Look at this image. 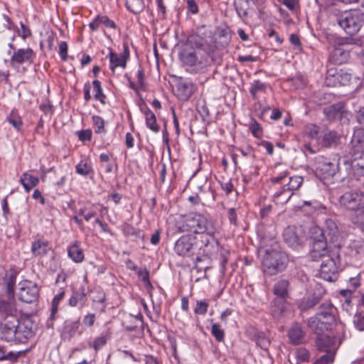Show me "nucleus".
<instances>
[{"label":"nucleus","instance_id":"f257e3e1","mask_svg":"<svg viewBox=\"0 0 364 364\" xmlns=\"http://www.w3.org/2000/svg\"><path fill=\"white\" fill-rule=\"evenodd\" d=\"M204 26L190 35L178 53L181 63L187 66L204 69L218 60L216 39L210 31H203Z\"/></svg>","mask_w":364,"mask_h":364},{"label":"nucleus","instance_id":"f03ea898","mask_svg":"<svg viewBox=\"0 0 364 364\" xmlns=\"http://www.w3.org/2000/svg\"><path fill=\"white\" fill-rule=\"evenodd\" d=\"M288 262V255L280 249L277 242H274L271 248L265 250L262 259L263 271L267 274L275 275L286 269Z\"/></svg>","mask_w":364,"mask_h":364},{"label":"nucleus","instance_id":"7ed1b4c3","mask_svg":"<svg viewBox=\"0 0 364 364\" xmlns=\"http://www.w3.org/2000/svg\"><path fill=\"white\" fill-rule=\"evenodd\" d=\"M179 229L183 232H187L194 234L212 235L218 231L212 220L196 213L188 215Z\"/></svg>","mask_w":364,"mask_h":364},{"label":"nucleus","instance_id":"20e7f679","mask_svg":"<svg viewBox=\"0 0 364 364\" xmlns=\"http://www.w3.org/2000/svg\"><path fill=\"white\" fill-rule=\"evenodd\" d=\"M337 22L346 33L355 35L364 24V13L356 10L345 11L337 17Z\"/></svg>","mask_w":364,"mask_h":364},{"label":"nucleus","instance_id":"39448f33","mask_svg":"<svg viewBox=\"0 0 364 364\" xmlns=\"http://www.w3.org/2000/svg\"><path fill=\"white\" fill-rule=\"evenodd\" d=\"M339 255L331 252L328 257L322 259L320 267V277L327 282H334L338 277Z\"/></svg>","mask_w":364,"mask_h":364},{"label":"nucleus","instance_id":"423d86ee","mask_svg":"<svg viewBox=\"0 0 364 364\" xmlns=\"http://www.w3.org/2000/svg\"><path fill=\"white\" fill-rule=\"evenodd\" d=\"M316 347L319 351L325 353L320 358H323L326 363L332 364L337 350L335 339L327 335L318 336L316 338Z\"/></svg>","mask_w":364,"mask_h":364},{"label":"nucleus","instance_id":"0eeeda50","mask_svg":"<svg viewBox=\"0 0 364 364\" xmlns=\"http://www.w3.org/2000/svg\"><path fill=\"white\" fill-rule=\"evenodd\" d=\"M316 169L325 178L335 177L336 180L340 181H343L346 178H341L342 174L345 173V169L343 168V164L340 162L326 161L318 162Z\"/></svg>","mask_w":364,"mask_h":364},{"label":"nucleus","instance_id":"6e6552de","mask_svg":"<svg viewBox=\"0 0 364 364\" xmlns=\"http://www.w3.org/2000/svg\"><path fill=\"white\" fill-rule=\"evenodd\" d=\"M18 296L19 300L25 303H33L38 298L39 288L31 281L25 280L18 284Z\"/></svg>","mask_w":364,"mask_h":364},{"label":"nucleus","instance_id":"1a4fd4ad","mask_svg":"<svg viewBox=\"0 0 364 364\" xmlns=\"http://www.w3.org/2000/svg\"><path fill=\"white\" fill-rule=\"evenodd\" d=\"M341 205L352 210L364 208V194L361 192H346L340 198Z\"/></svg>","mask_w":364,"mask_h":364},{"label":"nucleus","instance_id":"9d476101","mask_svg":"<svg viewBox=\"0 0 364 364\" xmlns=\"http://www.w3.org/2000/svg\"><path fill=\"white\" fill-rule=\"evenodd\" d=\"M18 317L19 315H9L2 317L0 329L7 341L14 340L15 332L17 331L20 322Z\"/></svg>","mask_w":364,"mask_h":364},{"label":"nucleus","instance_id":"9b49d317","mask_svg":"<svg viewBox=\"0 0 364 364\" xmlns=\"http://www.w3.org/2000/svg\"><path fill=\"white\" fill-rule=\"evenodd\" d=\"M327 242L328 241L318 236L313 237V242L309 252V256L313 260H322L328 257L331 252H333V251H328Z\"/></svg>","mask_w":364,"mask_h":364},{"label":"nucleus","instance_id":"f8f14e48","mask_svg":"<svg viewBox=\"0 0 364 364\" xmlns=\"http://www.w3.org/2000/svg\"><path fill=\"white\" fill-rule=\"evenodd\" d=\"M315 230L316 232H319L318 237L329 242H336L339 237L338 226L335 221L331 219L326 220L324 226L321 230L315 228Z\"/></svg>","mask_w":364,"mask_h":364},{"label":"nucleus","instance_id":"ddd939ff","mask_svg":"<svg viewBox=\"0 0 364 364\" xmlns=\"http://www.w3.org/2000/svg\"><path fill=\"white\" fill-rule=\"evenodd\" d=\"M195 238L190 235L181 237L175 243L174 250L180 256L189 257L193 253Z\"/></svg>","mask_w":364,"mask_h":364},{"label":"nucleus","instance_id":"4468645a","mask_svg":"<svg viewBox=\"0 0 364 364\" xmlns=\"http://www.w3.org/2000/svg\"><path fill=\"white\" fill-rule=\"evenodd\" d=\"M34 57L35 53L31 48H20L14 52L10 60V65L16 68L20 64L32 63Z\"/></svg>","mask_w":364,"mask_h":364},{"label":"nucleus","instance_id":"2eb2a0df","mask_svg":"<svg viewBox=\"0 0 364 364\" xmlns=\"http://www.w3.org/2000/svg\"><path fill=\"white\" fill-rule=\"evenodd\" d=\"M336 308L330 302H324L319 306L318 311L316 314L323 319L326 324L333 326L336 322Z\"/></svg>","mask_w":364,"mask_h":364},{"label":"nucleus","instance_id":"dca6fc26","mask_svg":"<svg viewBox=\"0 0 364 364\" xmlns=\"http://www.w3.org/2000/svg\"><path fill=\"white\" fill-rule=\"evenodd\" d=\"M285 243L293 249H298L302 245V240L295 227L289 226L283 232Z\"/></svg>","mask_w":364,"mask_h":364},{"label":"nucleus","instance_id":"f3484780","mask_svg":"<svg viewBox=\"0 0 364 364\" xmlns=\"http://www.w3.org/2000/svg\"><path fill=\"white\" fill-rule=\"evenodd\" d=\"M129 55V51L128 48L125 46L123 53L118 55L112 50L109 53V68L112 72H114V69L117 67H121L124 68L127 65V58Z\"/></svg>","mask_w":364,"mask_h":364},{"label":"nucleus","instance_id":"a211bd4d","mask_svg":"<svg viewBox=\"0 0 364 364\" xmlns=\"http://www.w3.org/2000/svg\"><path fill=\"white\" fill-rule=\"evenodd\" d=\"M350 145L355 154H364V129H356L353 134Z\"/></svg>","mask_w":364,"mask_h":364},{"label":"nucleus","instance_id":"6ab92c4d","mask_svg":"<svg viewBox=\"0 0 364 364\" xmlns=\"http://www.w3.org/2000/svg\"><path fill=\"white\" fill-rule=\"evenodd\" d=\"M323 112L328 120L341 119L345 112L344 105L343 102L331 105L324 107Z\"/></svg>","mask_w":364,"mask_h":364},{"label":"nucleus","instance_id":"aec40b11","mask_svg":"<svg viewBox=\"0 0 364 364\" xmlns=\"http://www.w3.org/2000/svg\"><path fill=\"white\" fill-rule=\"evenodd\" d=\"M307 325L318 336H321L325 331L331 329L332 327L329 324H326V322L323 319L316 315L309 318Z\"/></svg>","mask_w":364,"mask_h":364},{"label":"nucleus","instance_id":"412c9836","mask_svg":"<svg viewBox=\"0 0 364 364\" xmlns=\"http://www.w3.org/2000/svg\"><path fill=\"white\" fill-rule=\"evenodd\" d=\"M305 333L301 325L298 323H294L288 331V337L291 343L299 345L304 342Z\"/></svg>","mask_w":364,"mask_h":364},{"label":"nucleus","instance_id":"4be33fe9","mask_svg":"<svg viewBox=\"0 0 364 364\" xmlns=\"http://www.w3.org/2000/svg\"><path fill=\"white\" fill-rule=\"evenodd\" d=\"M33 336V332L31 322L29 321L19 322L18 329L15 332L14 339L22 342L24 339H28Z\"/></svg>","mask_w":364,"mask_h":364},{"label":"nucleus","instance_id":"5701e85b","mask_svg":"<svg viewBox=\"0 0 364 364\" xmlns=\"http://www.w3.org/2000/svg\"><path fill=\"white\" fill-rule=\"evenodd\" d=\"M363 157H364V156L360 154L359 156L360 159L355 157L351 162L343 160V168L345 169V173L342 174L341 178H346L350 174L351 171L356 167H359L361 169V172L364 173V159Z\"/></svg>","mask_w":364,"mask_h":364},{"label":"nucleus","instance_id":"b1692460","mask_svg":"<svg viewBox=\"0 0 364 364\" xmlns=\"http://www.w3.org/2000/svg\"><path fill=\"white\" fill-rule=\"evenodd\" d=\"M20 312L16 307L14 299L2 300L0 301V315L1 317L9 315H19Z\"/></svg>","mask_w":364,"mask_h":364},{"label":"nucleus","instance_id":"393cba45","mask_svg":"<svg viewBox=\"0 0 364 364\" xmlns=\"http://www.w3.org/2000/svg\"><path fill=\"white\" fill-rule=\"evenodd\" d=\"M215 233H213L212 235L205 234V235H204L203 237V239L201 241L204 244L203 252L206 255L213 254L218 248L219 242H218V240L215 238Z\"/></svg>","mask_w":364,"mask_h":364},{"label":"nucleus","instance_id":"a878e982","mask_svg":"<svg viewBox=\"0 0 364 364\" xmlns=\"http://www.w3.org/2000/svg\"><path fill=\"white\" fill-rule=\"evenodd\" d=\"M321 297L316 294H310L297 301L298 308L305 311L314 307L317 304L319 303Z\"/></svg>","mask_w":364,"mask_h":364},{"label":"nucleus","instance_id":"bb28decb","mask_svg":"<svg viewBox=\"0 0 364 364\" xmlns=\"http://www.w3.org/2000/svg\"><path fill=\"white\" fill-rule=\"evenodd\" d=\"M87 302L86 294L84 288L75 291L69 299V304L73 307L82 309Z\"/></svg>","mask_w":364,"mask_h":364},{"label":"nucleus","instance_id":"cd10ccee","mask_svg":"<svg viewBox=\"0 0 364 364\" xmlns=\"http://www.w3.org/2000/svg\"><path fill=\"white\" fill-rule=\"evenodd\" d=\"M340 137L336 132L326 131L321 138H319L318 143L323 147H330L336 145Z\"/></svg>","mask_w":364,"mask_h":364},{"label":"nucleus","instance_id":"c85d7f7f","mask_svg":"<svg viewBox=\"0 0 364 364\" xmlns=\"http://www.w3.org/2000/svg\"><path fill=\"white\" fill-rule=\"evenodd\" d=\"M50 249L49 242L43 240L34 241L31 246V252L36 257H43L46 255Z\"/></svg>","mask_w":364,"mask_h":364},{"label":"nucleus","instance_id":"c756f323","mask_svg":"<svg viewBox=\"0 0 364 364\" xmlns=\"http://www.w3.org/2000/svg\"><path fill=\"white\" fill-rule=\"evenodd\" d=\"M145 116L146 124L154 133H157L160 130V126L156 122V117L154 113L147 107L144 108V110L141 108Z\"/></svg>","mask_w":364,"mask_h":364},{"label":"nucleus","instance_id":"7c9ffc66","mask_svg":"<svg viewBox=\"0 0 364 364\" xmlns=\"http://www.w3.org/2000/svg\"><path fill=\"white\" fill-rule=\"evenodd\" d=\"M289 283L287 280H279L274 285L273 292L276 296L284 300L289 294Z\"/></svg>","mask_w":364,"mask_h":364},{"label":"nucleus","instance_id":"2f4dec72","mask_svg":"<svg viewBox=\"0 0 364 364\" xmlns=\"http://www.w3.org/2000/svg\"><path fill=\"white\" fill-rule=\"evenodd\" d=\"M349 53L339 46H335L331 52V58L336 64H342L347 61Z\"/></svg>","mask_w":364,"mask_h":364},{"label":"nucleus","instance_id":"473e14b6","mask_svg":"<svg viewBox=\"0 0 364 364\" xmlns=\"http://www.w3.org/2000/svg\"><path fill=\"white\" fill-rule=\"evenodd\" d=\"M20 182L26 191L29 192L33 187L38 185L39 179L28 173H23L20 178Z\"/></svg>","mask_w":364,"mask_h":364},{"label":"nucleus","instance_id":"72a5a7b5","mask_svg":"<svg viewBox=\"0 0 364 364\" xmlns=\"http://www.w3.org/2000/svg\"><path fill=\"white\" fill-rule=\"evenodd\" d=\"M178 91L183 100H187L193 92V84L190 81H183L178 84Z\"/></svg>","mask_w":364,"mask_h":364},{"label":"nucleus","instance_id":"f704fd0d","mask_svg":"<svg viewBox=\"0 0 364 364\" xmlns=\"http://www.w3.org/2000/svg\"><path fill=\"white\" fill-rule=\"evenodd\" d=\"M125 6L130 12L139 14L144 9L145 3L144 0H125Z\"/></svg>","mask_w":364,"mask_h":364},{"label":"nucleus","instance_id":"c9c22d12","mask_svg":"<svg viewBox=\"0 0 364 364\" xmlns=\"http://www.w3.org/2000/svg\"><path fill=\"white\" fill-rule=\"evenodd\" d=\"M69 257L75 262H81L84 259L82 250L79 247L77 243L70 245L68 249Z\"/></svg>","mask_w":364,"mask_h":364},{"label":"nucleus","instance_id":"e433bc0d","mask_svg":"<svg viewBox=\"0 0 364 364\" xmlns=\"http://www.w3.org/2000/svg\"><path fill=\"white\" fill-rule=\"evenodd\" d=\"M338 70L333 68H329L327 70L325 79V84L328 87H337L340 85L339 77Z\"/></svg>","mask_w":364,"mask_h":364},{"label":"nucleus","instance_id":"4c0bfd02","mask_svg":"<svg viewBox=\"0 0 364 364\" xmlns=\"http://www.w3.org/2000/svg\"><path fill=\"white\" fill-rule=\"evenodd\" d=\"M293 194V192L284 186L281 191L274 193V200L277 203L284 204L289 200Z\"/></svg>","mask_w":364,"mask_h":364},{"label":"nucleus","instance_id":"58836bf2","mask_svg":"<svg viewBox=\"0 0 364 364\" xmlns=\"http://www.w3.org/2000/svg\"><path fill=\"white\" fill-rule=\"evenodd\" d=\"M285 309V302L284 300H274L271 304V314L276 318H280Z\"/></svg>","mask_w":364,"mask_h":364},{"label":"nucleus","instance_id":"ea45409f","mask_svg":"<svg viewBox=\"0 0 364 364\" xmlns=\"http://www.w3.org/2000/svg\"><path fill=\"white\" fill-rule=\"evenodd\" d=\"M304 135L309 139L319 141V127L314 124H309L304 127Z\"/></svg>","mask_w":364,"mask_h":364},{"label":"nucleus","instance_id":"a19ab883","mask_svg":"<svg viewBox=\"0 0 364 364\" xmlns=\"http://www.w3.org/2000/svg\"><path fill=\"white\" fill-rule=\"evenodd\" d=\"M243 159L245 157L249 158L250 161H242V164L245 168H252L253 166L254 161L255 160V154L253 150L250 148H247L246 150L239 149Z\"/></svg>","mask_w":364,"mask_h":364},{"label":"nucleus","instance_id":"79ce46f5","mask_svg":"<svg viewBox=\"0 0 364 364\" xmlns=\"http://www.w3.org/2000/svg\"><path fill=\"white\" fill-rule=\"evenodd\" d=\"M6 120L11 124L17 131H21L23 127V123L20 116L16 111L12 110L9 115L7 117Z\"/></svg>","mask_w":364,"mask_h":364},{"label":"nucleus","instance_id":"37998d69","mask_svg":"<svg viewBox=\"0 0 364 364\" xmlns=\"http://www.w3.org/2000/svg\"><path fill=\"white\" fill-rule=\"evenodd\" d=\"M93 85V92L95 93L94 97L95 100H99L102 104H105V98L106 96L104 95L102 92V88L101 86V82L95 80L92 82Z\"/></svg>","mask_w":364,"mask_h":364},{"label":"nucleus","instance_id":"c03bdc74","mask_svg":"<svg viewBox=\"0 0 364 364\" xmlns=\"http://www.w3.org/2000/svg\"><path fill=\"white\" fill-rule=\"evenodd\" d=\"M141 316L129 315L125 318L123 324L127 329L132 331L137 327L138 323L141 321Z\"/></svg>","mask_w":364,"mask_h":364},{"label":"nucleus","instance_id":"a18cd8bd","mask_svg":"<svg viewBox=\"0 0 364 364\" xmlns=\"http://www.w3.org/2000/svg\"><path fill=\"white\" fill-rule=\"evenodd\" d=\"M303 183V178L300 176H294L289 178L288 183L284 185L287 189L293 192L297 190Z\"/></svg>","mask_w":364,"mask_h":364},{"label":"nucleus","instance_id":"49530a36","mask_svg":"<svg viewBox=\"0 0 364 364\" xmlns=\"http://www.w3.org/2000/svg\"><path fill=\"white\" fill-rule=\"evenodd\" d=\"M267 87V84L260 82L259 80L255 81L250 88V93L254 99L257 98V95L259 92H264Z\"/></svg>","mask_w":364,"mask_h":364},{"label":"nucleus","instance_id":"de8ad7c7","mask_svg":"<svg viewBox=\"0 0 364 364\" xmlns=\"http://www.w3.org/2000/svg\"><path fill=\"white\" fill-rule=\"evenodd\" d=\"M92 122L94 124L95 132L96 134H102L105 132L104 119L97 115L92 116Z\"/></svg>","mask_w":364,"mask_h":364},{"label":"nucleus","instance_id":"09e8293b","mask_svg":"<svg viewBox=\"0 0 364 364\" xmlns=\"http://www.w3.org/2000/svg\"><path fill=\"white\" fill-rule=\"evenodd\" d=\"M209 306V304L205 300H199L196 301L194 309V313L197 315H205Z\"/></svg>","mask_w":364,"mask_h":364},{"label":"nucleus","instance_id":"8fccbe9b","mask_svg":"<svg viewBox=\"0 0 364 364\" xmlns=\"http://www.w3.org/2000/svg\"><path fill=\"white\" fill-rule=\"evenodd\" d=\"M211 333L218 342L223 341L225 337V332L223 329L220 328L219 324L213 323Z\"/></svg>","mask_w":364,"mask_h":364},{"label":"nucleus","instance_id":"3c124183","mask_svg":"<svg viewBox=\"0 0 364 364\" xmlns=\"http://www.w3.org/2000/svg\"><path fill=\"white\" fill-rule=\"evenodd\" d=\"M338 77H339V82H340V85H348L350 80H351V77H352V75L350 73L343 70H340L339 71H338Z\"/></svg>","mask_w":364,"mask_h":364},{"label":"nucleus","instance_id":"603ef678","mask_svg":"<svg viewBox=\"0 0 364 364\" xmlns=\"http://www.w3.org/2000/svg\"><path fill=\"white\" fill-rule=\"evenodd\" d=\"M80 326V321H67L65 323V328L70 333V336H73L77 331L78 330Z\"/></svg>","mask_w":364,"mask_h":364},{"label":"nucleus","instance_id":"864d4df0","mask_svg":"<svg viewBox=\"0 0 364 364\" xmlns=\"http://www.w3.org/2000/svg\"><path fill=\"white\" fill-rule=\"evenodd\" d=\"M296 356L301 362L308 361L310 357L309 350L304 348L296 349Z\"/></svg>","mask_w":364,"mask_h":364},{"label":"nucleus","instance_id":"5fc2aeb1","mask_svg":"<svg viewBox=\"0 0 364 364\" xmlns=\"http://www.w3.org/2000/svg\"><path fill=\"white\" fill-rule=\"evenodd\" d=\"M353 323L359 331H364V316L362 312L357 313L355 315Z\"/></svg>","mask_w":364,"mask_h":364},{"label":"nucleus","instance_id":"6e6d98bb","mask_svg":"<svg viewBox=\"0 0 364 364\" xmlns=\"http://www.w3.org/2000/svg\"><path fill=\"white\" fill-rule=\"evenodd\" d=\"M251 133L254 136L259 138L262 135V129L260 124L256 121H252L250 126Z\"/></svg>","mask_w":364,"mask_h":364},{"label":"nucleus","instance_id":"4d7b16f0","mask_svg":"<svg viewBox=\"0 0 364 364\" xmlns=\"http://www.w3.org/2000/svg\"><path fill=\"white\" fill-rule=\"evenodd\" d=\"M78 139L82 141H90L92 139V131L85 129L77 132Z\"/></svg>","mask_w":364,"mask_h":364},{"label":"nucleus","instance_id":"13d9d810","mask_svg":"<svg viewBox=\"0 0 364 364\" xmlns=\"http://www.w3.org/2000/svg\"><path fill=\"white\" fill-rule=\"evenodd\" d=\"M107 342V338L105 336H100L99 337L96 338L95 341H93V343L92 346L95 350H98L100 349L103 346L105 345Z\"/></svg>","mask_w":364,"mask_h":364},{"label":"nucleus","instance_id":"bf43d9fd","mask_svg":"<svg viewBox=\"0 0 364 364\" xmlns=\"http://www.w3.org/2000/svg\"><path fill=\"white\" fill-rule=\"evenodd\" d=\"M98 21L107 28H115L116 27L115 23L107 16H98Z\"/></svg>","mask_w":364,"mask_h":364},{"label":"nucleus","instance_id":"052dcab7","mask_svg":"<svg viewBox=\"0 0 364 364\" xmlns=\"http://www.w3.org/2000/svg\"><path fill=\"white\" fill-rule=\"evenodd\" d=\"M59 55L63 61L67 60L68 58V44L65 41H61L59 43Z\"/></svg>","mask_w":364,"mask_h":364},{"label":"nucleus","instance_id":"680f3d73","mask_svg":"<svg viewBox=\"0 0 364 364\" xmlns=\"http://www.w3.org/2000/svg\"><path fill=\"white\" fill-rule=\"evenodd\" d=\"M77 214L79 215L83 216L86 221H89L91 218L96 215V213L95 211H87L85 208L79 209Z\"/></svg>","mask_w":364,"mask_h":364},{"label":"nucleus","instance_id":"e2e57ef3","mask_svg":"<svg viewBox=\"0 0 364 364\" xmlns=\"http://www.w3.org/2000/svg\"><path fill=\"white\" fill-rule=\"evenodd\" d=\"M95 319L96 316L95 314H88L84 316L82 323L85 326L91 327L94 325Z\"/></svg>","mask_w":364,"mask_h":364},{"label":"nucleus","instance_id":"0e129e2a","mask_svg":"<svg viewBox=\"0 0 364 364\" xmlns=\"http://www.w3.org/2000/svg\"><path fill=\"white\" fill-rule=\"evenodd\" d=\"M92 296L93 302L103 303L105 300V294L102 291H96Z\"/></svg>","mask_w":364,"mask_h":364},{"label":"nucleus","instance_id":"69168bd1","mask_svg":"<svg viewBox=\"0 0 364 364\" xmlns=\"http://www.w3.org/2000/svg\"><path fill=\"white\" fill-rule=\"evenodd\" d=\"M187 8L188 10L192 14H196L198 12V7L194 0H188L187 1Z\"/></svg>","mask_w":364,"mask_h":364},{"label":"nucleus","instance_id":"338daca9","mask_svg":"<svg viewBox=\"0 0 364 364\" xmlns=\"http://www.w3.org/2000/svg\"><path fill=\"white\" fill-rule=\"evenodd\" d=\"M228 217L231 224L237 225V214L234 208H230L228 211Z\"/></svg>","mask_w":364,"mask_h":364},{"label":"nucleus","instance_id":"774afa93","mask_svg":"<svg viewBox=\"0 0 364 364\" xmlns=\"http://www.w3.org/2000/svg\"><path fill=\"white\" fill-rule=\"evenodd\" d=\"M356 119L360 124L364 125V107L360 108L357 112Z\"/></svg>","mask_w":364,"mask_h":364}]
</instances>
